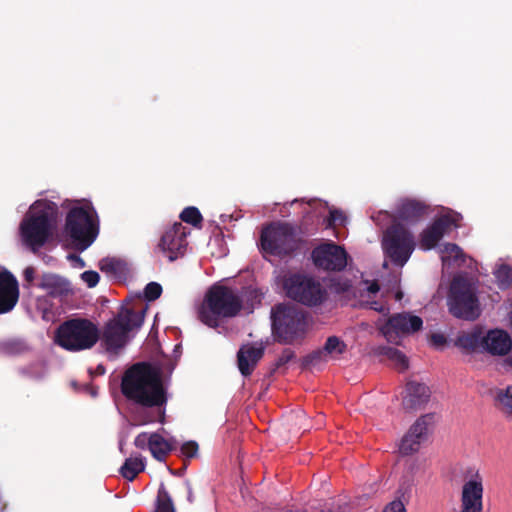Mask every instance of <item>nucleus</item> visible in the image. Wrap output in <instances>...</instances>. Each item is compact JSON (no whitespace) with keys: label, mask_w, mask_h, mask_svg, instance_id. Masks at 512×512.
Listing matches in <instances>:
<instances>
[{"label":"nucleus","mask_w":512,"mask_h":512,"mask_svg":"<svg viewBox=\"0 0 512 512\" xmlns=\"http://www.w3.org/2000/svg\"><path fill=\"white\" fill-rule=\"evenodd\" d=\"M81 279L87 284L88 287L92 288L99 282V274L95 271H85L81 274Z\"/></svg>","instance_id":"37"},{"label":"nucleus","mask_w":512,"mask_h":512,"mask_svg":"<svg viewBox=\"0 0 512 512\" xmlns=\"http://www.w3.org/2000/svg\"><path fill=\"white\" fill-rule=\"evenodd\" d=\"M198 452V445L194 441L186 442L181 447V453L187 457L192 458L194 457Z\"/></svg>","instance_id":"38"},{"label":"nucleus","mask_w":512,"mask_h":512,"mask_svg":"<svg viewBox=\"0 0 512 512\" xmlns=\"http://www.w3.org/2000/svg\"><path fill=\"white\" fill-rule=\"evenodd\" d=\"M509 364L512 365V357L509 359Z\"/></svg>","instance_id":"48"},{"label":"nucleus","mask_w":512,"mask_h":512,"mask_svg":"<svg viewBox=\"0 0 512 512\" xmlns=\"http://www.w3.org/2000/svg\"><path fill=\"white\" fill-rule=\"evenodd\" d=\"M99 234V219L89 201H75L65 221L63 235L70 245L80 251L86 250Z\"/></svg>","instance_id":"4"},{"label":"nucleus","mask_w":512,"mask_h":512,"mask_svg":"<svg viewBox=\"0 0 512 512\" xmlns=\"http://www.w3.org/2000/svg\"><path fill=\"white\" fill-rule=\"evenodd\" d=\"M19 299L17 279L7 270L0 271V313L11 311Z\"/></svg>","instance_id":"19"},{"label":"nucleus","mask_w":512,"mask_h":512,"mask_svg":"<svg viewBox=\"0 0 512 512\" xmlns=\"http://www.w3.org/2000/svg\"><path fill=\"white\" fill-rule=\"evenodd\" d=\"M457 344L469 351L487 352L494 356H503L510 352L512 339L506 331L493 329L484 335L480 331L464 333L458 338Z\"/></svg>","instance_id":"8"},{"label":"nucleus","mask_w":512,"mask_h":512,"mask_svg":"<svg viewBox=\"0 0 512 512\" xmlns=\"http://www.w3.org/2000/svg\"><path fill=\"white\" fill-rule=\"evenodd\" d=\"M145 469V460L140 456L129 457L125 460L120 468L121 475L128 481H132L135 477Z\"/></svg>","instance_id":"28"},{"label":"nucleus","mask_w":512,"mask_h":512,"mask_svg":"<svg viewBox=\"0 0 512 512\" xmlns=\"http://www.w3.org/2000/svg\"><path fill=\"white\" fill-rule=\"evenodd\" d=\"M99 339L97 327L85 319H73L57 330L56 343L68 351L90 349Z\"/></svg>","instance_id":"7"},{"label":"nucleus","mask_w":512,"mask_h":512,"mask_svg":"<svg viewBox=\"0 0 512 512\" xmlns=\"http://www.w3.org/2000/svg\"><path fill=\"white\" fill-rule=\"evenodd\" d=\"M158 416H159V421L162 423L164 421V410L159 409Z\"/></svg>","instance_id":"46"},{"label":"nucleus","mask_w":512,"mask_h":512,"mask_svg":"<svg viewBox=\"0 0 512 512\" xmlns=\"http://www.w3.org/2000/svg\"><path fill=\"white\" fill-rule=\"evenodd\" d=\"M264 347L259 345H243L238 351V368L242 375H250L263 355Z\"/></svg>","instance_id":"20"},{"label":"nucleus","mask_w":512,"mask_h":512,"mask_svg":"<svg viewBox=\"0 0 512 512\" xmlns=\"http://www.w3.org/2000/svg\"><path fill=\"white\" fill-rule=\"evenodd\" d=\"M147 306L140 303L139 307L123 306L118 315L105 327L103 343L108 351H116L124 347L143 324Z\"/></svg>","instance_id":"6"},{"label":"nucleus","mask_w":512,"mask_h":512,"mask_svg":"<svg viewBox=\"0 0 512 512\" xmlns=\"http://www.w3.org/2000/svg\"><path fill=\"white\" fill-rule=\"evenodd\" d=\"M58 206L48 200H37L29 208L19 226L20 240L37 252L50 239L56 226Z\"/></svg>","instance_id":"3"},{"label":"nucleus","mask_w":512,"mask_h":512,"mask_svg":"<svg viewBox=\"0 0 512 512\" xmlns=\"http://www.w3.org/2000/svg\"><path fill=\"white\" fill-rule=\"evenodd\" d=\"M123 394L142 406L161 408L166 403L165 390L159 371L146 363L128 369L121 384Z\"/></svg>","instance_id":"2"},{"label":"nucleus","mask_w":512,"mask_h":512,"mask_svg":"<svg viewBox=\"0 0 512 512\" xmlns=\"http://www.w3.org/2000/svg\"><path fill=\"white\" fill-rule=\"evenodd\" d=\"M474 285L461 277L453 280L448 298L449 311L457 318L473 320L480 314Z\"/></svg>","instance_id":"9"},{"label":"nucleus","mask_w":512,"mask_h":512,"mask_svg":"<svg viewBox=\"0 0 512 512\" xmlns=\"http://www.w3.org/2000/svg\"><path fill=\"white\" fill-rule=\"evenodd\" d=\"M423 442L409 431L404 435L399 444V452L402 455H411L419 451Z\"/></svg>","instance_id":"29"},{"label":"nucleus","mask_w":512,"mask_h":512,"mask_svg":"<svg viewBox=\"0 0 512 512\" xmlns=\"http://www.w3.org/2000/svg\"><path fill=\"white\" fill-rule=\"evenodd\" d=\"M155 420H156V419H154V418L146 417V418H144V419L140 420L137 424H138V425H146V424H149V423L154 422Z\"/></svg>","instance_id":"43"},{"label":"nucleus","mask_w":512,"mask_h":512,"mask_svg":"<svg viewBox=\"0 0 512 512\" xmlns=\"http://www.w3.org/2000/svg\"><path fill=\"white\" fill-rule=\"evenodd\" d=\"M155 512H174L172 501L163 485L158 491V505Z\"/></svg>","instance_id":"33"},{"label":"nucleus","mask_w":512,"mask_h":512,"mask_svg":"<svg viewBox=\"0 0 512 512\" xmlns=\"http://www.w3.org/2000/svg\"><path fill=\"white\" fill-rule=\"evenodd\" d=\"M314 264L325 270H341L347 265L346 251L333 243H326L313 250Z\"/></svg>","instance_id":"17"},{"label":"nucleus","mask_w":512,"mask_h":512,"mask_svg":"<svg viewBox=\"0 0 512 512\" xmlns=\"http://www.w3.org/2000/svg\"><path fill=\"white\" fill-rule=\"evenodd\" d=\"M433 424V415L426 414L419 417L408 431L420 441L425 442L432 431Z\"/></svg>","instance_id":"25"},{"label":"nucleus","mask_w":512,"mask_h":512,"mask_svg":"<svg viewBox=\"0 0 512 512\" xmlns=\"http://www.w3.org/2000/svg\"><path fill=\"white\" fill-rule=\"evenodd\" d=\"M99 268L102 272L106 273L107 276L112 278H121L127 272L126 264L116 258H104L99 262Z\"/></svg>","instance_id":"27"},{"label":"nucleus","mask_w":512,"mask_h":512,"mask_svg":"<svg viewBox=\"0 0 512 512\" xmlns=\"http://www.w3.org/2000/svg\"><path fill=\"white\" fill-rule=\"evenodd\" d=\"M402 298V294L400 292L396 293V299L400 300Z\"/></svg>","instance_id":"47"},{"label":"nucleus","mask_w":512,"mask_h":512,"mask_svg":"<svg viewBox=\"0 0 512 512\" xmlns=\"http://www.w3.org/2000/svg\"><path fill=\"white\" fill-rule=\"evenodd\" d=\"M391 216L387 212H380L376 218H374L378 224H382V221L390 218Z\"/></svg>","instance_id":"41"},{"label":"nucleus","mask_w":512,"mask_h":512,"mask_svg":"<svg viewBox=\"0 0 512 512\" xmlns=\"http://www.w3.org/2000/svg\"><path fill=\"white\" fill-rule=\"evenodd\" d=\"M422 325L420 317L410 313H399L385 322H378L377 327L388 342L399 344L403 337L420 330Z\"/></svg>","instance_id":"13"},{"label":"nucleus","mask_w":512,"mask_h":512,"mask_svg":"<svg viewBox=\"0 0 512 512\" xmlns=\"http://www.w3.org/2000/svg\"><path fill=\"white\" fill-rule=\"evenodd\" d=\"M484 476L478 468H468L459 489L458 507L451 512H483Z\"/></svg>","instance_id":"10"},{"label":"nucleus","mask_w":512,"mask_h":512,"mask_svg":"<svg viewBox=\"0 0 512 512\" xmlns=\"http://www.w3.org/2000/svg\"><path fill=\"white\" fill-rule=\"evenodd\" d=\"M494 275L501 287H508L512 284V269L507 265H500Z\"/></svg>","instance_id":"32"},{"label":"nucleus","mask_w":512,"mask_h":512,"mask_svg":"<svg viewBox=\"0 0 512 512\" xmlns=\"http://www.w3.org/2000/svg\"><path fill=\"white\" fill-rule=\"evenodd\" d=\"M426 206L416 199H401L393 217V224L382 237V249L384 255L394 264L404 266L414 251L415 243L413 235L399 222L413 224L426 214Z\"/></svg>","instance_id":"1"},{"label":"nucleus","mask_w":512,"mask_h":512,"mask_svg":"<svg viewBox=\"0 0 512 512\" xmlns=\"http://www.w3.org/2000/svg\"><path fill=\"white\" fill-rule=\"evenodd\" d=\"M437 248L443 266H461L466 261V255L456 244L444 243L443 245H439Z\"/></svg>","instance_id":"22"},{"label":"nucleus","mask_w":512,"mask_h":512,"mask_svg":"<svg viewBox=\"0 0 512 512\" xmlns=\"http://www.w3.org/2000/svg\"><path fill=\"white\" fill-rule=\"evenodd\" d=\"M347 345L338 337L331 336L326 340L323 350L320 352L324 360L338 359L346 352Z\"/></svg>","instance_id":"26"},{"label":"nucleus","mask_w":512,"mask_h":512,"mask_svg":"<svg viewBox=\"0 0 512 512\" xmlns=\"http://www.w3.org/2000/svg\"><path fill=\"white\" fill-rule=\"evenodd\" d=\"M39 286L52 296L63 295L69 291V283L54 274L43 275Z\"/></svg>","instance_id":"23"},{"label":"nucleus","mask_w":512,"mask_h":512,"mask_svg":"<svg viewBox=\"0 0 512 512\" xmlns=\"http://www.w3.org/2000/svg\"><path fill=\"white\" fill-rule=\"evenodd\" d=\"M180 218L182 219V221H184L186 223L193 224V225L199 224L202 220L199 210L195 207L185 208L181 212Z\"/></svg>","instance_id":"34"},{"label":"nucleus","mask_w":512,"mask_h":512,"mask_svg":"<svg viewBox=\"0 0 512 512\" xmlns=\"http://www.w3.org/2000/svg\"><path fill=\"white\" fill-rule=\"evenodd\" d=\"M296 246L293 229L287 224H272L262 232L261 247L266 253L282 256L295 250Z\"/></svg>","instance_id":"12"},{"label":"nucleus","mask_w":512,"mask_h":512,"mask_svg":"<svg viewBox=\"0 0 512 512\" xmlns=\"http://www.w3.org/2000/svg\"><path fill=\"white\" fill-rule=\"evenodd\" d=\"M383 512H406V509L400 500H395L388 504Z\"/></svg>","instance_id":"39"},{"label":"nucleus","mask_w":512,"mask_h":512,"mask_svg":"<svg viewBox=\"0 0 512 512\" xmlns=\"http://www.w3.org/2000/svg\"><path fill=\"white\" fill-rule=\"evenodd\" d=\"M329 214V226L343 225L346 222V217L340 210L330 209Z\"/></svg>","instance_id":"36"},{"label":"nucleus","mask_w":512,"mask_h":512,"mask_svg":"<svg viewBox=\"0 0 512 512\" xmlns=\"http://www.w3.org/2000/svg\"><path fill=\"white\" fill-rule=\"evenodd\" d=\"M272 329L283 340L294 338L303 328V315L290 305H278L271 313Z\"/></svg>","instance_id":"14"},{"label":"nucleus","mask_w":512,"mask_h":512,"mask_svg":"<svg viewBox=\"0 0 512 512\" xmlns=\"http://www.w3.org/2000/svg\"><path fill=\"white\" fill-rule=\"evenodd\" d=\"M70 259L75 262V266H78L80 268H83L85 266L84 261L78 256H73Z\"/></svg>","instance_id":"42"},{"label":"nucleus","mask_w":512,"mask_h":512,"mask_svg":"<svg viewBox=\"0 0 512 512\" xmlns=\"http://www.w3.org/2000/svg\"><path fill=\"white\" fill-rule=\"evenodd\" d=\"M429 397L430 390L425 384L410 382L404 392L403 405L406 409H415L426 403Z\"/></svg>","instance_id":"21"},{"label":"nucleus","mask_w":512,"mask_h":512,"mask_svg":"<svg viewBox=\"0 0 512 512\" xmlns=\"http://www.w3.org/2000/svg\"><path fill=\"white\" fill-rule=\"evenodd\" d=\"M378 292L379 286L376 282L365 281L361 289V303L375 311L384 312V305L374 299Z\"/></svg>","instance_id":"24"},{"label":"nucleus","mask_w":512,"mask_h":512,"mask_svg":"<svg viewBox=\"0 0 512 512\" xmlns=\"http://www.w3.org/2000/svg\"><path fill=\"white\" fill-rule=\"evenodd\" d=\"M510 321H511V324H512V311H511Z\"/></svg>","instance_id":"49"},{"label":"nucleus","mask_w":512,"mask_h":512,"mask_svg":"<svg viewBox=\"0 0 512 512\" xmlns=\"http://www.w3.org/2000/svg\"><path fill=\"white\" fill-rule=\"evenodd\" d=\"M432 339L435 343H441L443 341V337L441 335H434Z\"/></svg>","instance_id":"45"},{"label":"nucleus","mask_w":512,"mask_h":512,"mask_svg":"<svg viewBox=\"0 0 512 512\" xmlns=\"http://www.w3.org/2000/svg\"><path fill=\"white\" fill-rule=\"evenodd\" d=\"M187 229L182 223H175L167 228L158 244L159 251L169 261L181 257L187 246Z\"/></svg>","instance_id":"16"},{"label":"nucleus","mask_w":512,"mask_h":512,"mask_svg":"<svg viewBox=\"0 0 512 512\" xmlns=\"http://www.w3.org/2000/svg\"><path fill=\"white\" fill-rule=\"evenodd\" d=\"M162 293V287L156 282H150L147 284L144 290L145 298L149 301L157 299Z\"/></svg>","instance_id":"35"},{"label":"nucleus","mask_w":512,"mask_h":512,"mask_svg":"<svg viewBox=\"0 0 512 512\" xmlns=\"http://www.w3.org/2000/svg\"><path fill=\"white\" fill-rule=\"evenodd\" d=\"M383 354L393 362L395 367L399 370H405L408 368L407 357L399 350L395 348H384Z\"/></svg>","instance_id":"30"},{"label":"nucleus","mask_w":512,"mask_h":512,"mask_svg":"<svg viewBox=\"0 0 512 512\" xmlns=\"http://www.w3.org/2000/svg\"><path fill=\"white\" fill-rule=\"evenodd\" d=\"M283 285L288 297L307 306L320 304L326 296L320 282L308 275H290Z\"/></svg>","instance_id":"11"},{"label":"nucleus","mask_w":512,"mask_h":512,"mask_svg":"<svg viewBox=\"0 0 512 512\" xmlns=\"http://www.w3.org/2000/svg\"><path fill=\"white\" fill-rule=\"evenodd\" d=\"M496 399L507 414H512V385L499 389Z\"/></svg>","instance_id":"31"},{"label":"nucleus","mask_w":512,"mask_h":512,"mask_svg":"<svg viewBox=\"0 0 512 512\" xmlns=\"http://www.w3.org/2000/svg\"><path fill=\"white\" fill-rule=\"evenodd\" d=\"M350 283L349 282H345L342 286L340 287H336V291L340 292V291H347L349 288H350Z\"/></svg>","instance_id":"44"},{"label":"nucleus","mask_w":512,"mask_h":512,"mask_svg":"<svg viewBox=\"0 0 512 512\" xmlns=\"http://www.w3.org/2000/svg\"><path fill=\"white\" fill-rule=\"evenodd\" d=\"M34 275H35V270H34L33 267L25 268V270H24V277H25L26 281H28V282L33 281Z\"/></svg>","instance_id":"40"},{"label":"nucleus","mask_w":512,"mask_h":512,"mask_svg":"<svg viewBox=\"0 0 512 512\" xmlns=\"http://www.w3.org/2000/svg\"><path fill=\"white\" fill-rule=\"evenodd\" d=\"M134 445L139 449H148L152 456L162 461L175 446L173 438H166L160 433H140L134 440Z\"/></svg>","instance_id":"18"},{"label":"nucleus","mask_w":512,"mask_h":512,"mask_svg":"<svg viewBox=\"0 0 512 512\" xmlns=\"http://www.w3.org/2000/svg\"><path fill=\"white\" fill-rule=\"evenodd\" d=\"M242 307L237 293L221 285L211 287L197 307V317L205 325L215 328L222 320L236 316Z\"/></svg>","instance_id":"5"},{"label":"nucleus","mask_w":512,"mask_h":512,"mask_svg":"<svg viewBox=\"0 0 512 512\" xmlns=\"http://www.w3.org/2000/svg\"><path fill=\"white\" fill-rule=\"evenodd\" d=\"M461 215L449 209H443L434 222L424 229L420 235L419 246L423 250L437 247L443 236L458 226Z\"/></svg>","instance_id":"15"}]
</instances>
